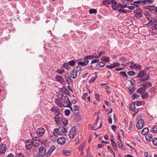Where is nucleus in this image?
Returning a JSON list of instances; mask_svg holds the SVG:
<instances>
[{
  "instance_id": "f257e3e1",
  "label": "nucleus",
  "mask_w": 157,
  "mask_h": 157,
  "mask_svg": "<svg viewBox=\"0 0 157 157\" xmlns=\"http://www.w3.org/2000/svg\"><path fill=\"white\" fill-rule=\"evenodd\" d=\"M67 132V129L62 126L58 128L55 129L53 132V134L56 137H58L59 135L64 136L66 135Z\"/></svg>"
},
{
  "instance_id": "f03ea898",
  "label": "nucleus",
  "mask_w": 157,
  "mask_h": 157,
  "mask_svg": "<svg viewBox=\"0 0 157 157\" xmlns=\"http://www.w3.org/2000/svg\"><path fill=\"white\" fill-rule=\"evenodd\" d=\"M63 101L62 103V105L64 107H69L72 111H73L72 107L71 106L72 103L70 102L68 97L67 96H65L63 99Z\"/></svg>"
},
{
  "instance_id": "7ed1b4c3",
  "label": "nucleus",
  "mask_w": 157,
  "mask_h": 157,
  "mask_svg": "<svg viewBox=\"0 0 157 157\" xmlns=\"http://www.w3.org/2000/svg\"><path fill=\"white\" fill-rule=\"evenodd\" d=\"M33 142L32 140L29 139L26 140L25 141V148L27 150H30L31 149L32 147L33 146Z\"/></svg>"
},
{
  "instance_id": "20e7f679",
  "label": "nucleus",
  "mask_w": 157,
  "mask_h": 157,
  "mask_svg": "<svg viewBox=\"0 0 157 157\" xmlns=\"http://www.w3.org/2000/svg\"><path fill=\"white\" fill-rule=\"evenodd\" d=\"M45 132V130L44 128L43 127H40L37 128L36 133L37 135L39 137H40L43 136Z\"/></svg>"
},
{
  "instance_id": "39448f33",
  "label": "nucleus",
  "mask_w": 157,
  "mask_h": 157,
  "mask_svg": "<svg viewBox=\"0 0 157 157\" xmlns=\"http://www.w3.org/2000/svg\"><path fill=\"white\" fill-rule=\"evenodd\" d=\"M76 135V129L75 127H73L71 129L69 134L70 138H73Z\"/></svg>"
},
{
  "instance_id": "423d86ee",
  "label": "nucleus",
  "mask_w": 157,
  "mask_h": 157,
  "mask_svg": "<svg viewBox=\"0 0 157 157\" xmlns=\"http://www.w3.org/2000/svg\"><path fill=\"white\" fill-rule=\"evenodd\" d=\"M134 13L136 14L135 17L137 18H140L142 17V10L139 8H136L134 11Z\"/></svg>"
},
{
  "instance_id": "0eeeda50",
  "label": "nucleus",
  "mask_w": 157,
  "mask_h": 157,
  "mask_svg": "<svg viewBox=\"0 0 157 157\" xmlns=\"http://www.w3.org/2000/svg\"><path fill=\"white\" fill-rule=\"evenodd\" d=\"M144 122L143 120L142 119L139 120L136 124V127L139 129H141L144 126Z\"/></svg>"
},
{
  "instance_id": "6e6552de",
  "label": "nucleus",
  "mask_w": 157,
  "mask_h": 157,
  "mask_svg": "<svg viewBox=\"0 0 157 157\" xmlns=\"http://www.w3.org/2000/svg\"><path fill=\"white\" fill-rule=\"evenodd\" d=\"M46 149L44 147H41L39 148L38 154L40 156H43L45 155H48L46 153Z\"/></svg>"
},
{
  "instance_id": "1a4fd4ad",
  "label": "nucleus",
  "mask_w": 157,
  "mask_h": 157,
  "mask_svg": "<svg viewBox=\"0 0 157 157\" xmlns=\"http://www.w3.org/2000/svg\"><path fill=\"white\" fill-rule=\"evenodd\" d=\"M112 5L111 7L113 10H118V4L117 2L115 0H111L110 3Z\"/></svg>"
},
{
  "instance_id": "9d476101",
  "label": "nucleus",
  "mask_w": 157,
  "mask_h": 157,
  "mask_svg": "<svg viewBox=\"0 0 157 157\" xmlns=\"http://www.w3.org/2000/svg\"><path fill=\"white\" fill-rule=\"evenodd\" d=\"M63 116L61 114H60V113L59 115H55L54 117V119L56 124H59L60 122V120L63 118Z\"/></svg>"
},
{
  "instance_id": "9b49d317",
  "label": "nucleus",
  "mask_w": 157,
  "mask_h": 157,
  "mask_svg": "<svg viewBox=\"0 0 157 157\" xmlns=\"http://www.w3.org/2000/svg\"><path fill=\"white\" fill-rule=\"evenodd\" d=\"M57 141L58 144L63 145L65 143L66 139L63 137H61L57 139Z\"/></svg>"
},
{
  "instance_id": "f8f14e48",
  "label": "nucleus",
  "mask_w": 157,
  "mask_h": 157,
  "mask_svg": "<svg viewBox=\"0 0 157 157\" xmlns=\"http://www.w3.org/2000/svg\"><path fill=\"white\" fill-rule=\"evenodd\" d=\"M148 20L149 21L147 23L148 25H150V26H152L153 25L154 23H156L157 19L155 18L151 17V18H148Z\"/></svg>"
},
{
  "instance_id": "ddd939ff",
  "label": "nucleus",
  "mask_w": 157,
  "mask_h": 157,
  "mask_svg": "<svg viewBox=\"0 0 157 157\" xmlns=\"http://www.w3.org/2000/svg\"><path fill=\"white\" fill-rule=\"evenodd\" d=\"M150 2L151 3V2L149 0H144L143 1H134L133 3L135 4H140L142 3L144 4H147V3Z\"/></svg>"
},
{
  "instance_id": "4468645a",
  "label": "nucleus",
  "mask_w": 157,
  "mask_h": 157,
  "mask_svg": "<svg viewBox=\"0 0 157 157\" xmlns=\"http://www.w3.org/2000/svg\"><path fill=\"white\" fill-rule=\"evenodd\" d=\"M51 110L52 112H54L55 115H59L60 113L59 109L57 107L53 106L52 107Z\"/></svg>"
},
{
  "instance_id": "2eb2a0df",
  "label": "nucleus",
  "mask_w": 157,
  "mask_h": 157,
  "mask_svg": "<svg viewBox=\"0 0 157 157\" xmlns=\"http://www.w3.org/2000/svg\"><path fill=\"white\" fill-rule=\"evenodd\" d=\"M130 109L131 111L134 112L136 113H137L139 111L138 109H135V103L133 102L131 104Z\"/></svg>"
},
{
  "instance_id": "dca6fc26",
  "label": "nucleus",
  "mask_w": 157,
  "mask_h": 157,
  "mask_svg": "<svg viewBox=\"0 0 157 157\" xmlns=\"http://www.w3.org/2000/svg\"><path fill=\"white\" fill-rule=\"evenodd\" d=\"M6 150V146L5 144L0 145V153L2 154L4 153Z\"/></svg>"
},
{
  "instance_id": "f3484780",
  "label": "nucleus",
  "mask_w": 157,
  "mask_h": 157,
  "mask_svg": "<svg viewBox=\"0 0 157 157\" xmlns=\"http://www.w3.org/2000/svg\"><path fill=\"white\" fill-rule=\"evenodd\" d=\"M146 73V72L145 71L143 70H141L136 77V78H143Z\"/></svg>"
},
{
  "instance_id": "a211bd4d",
  "label": "nucleus",
  "mask_w": 157,
  "mask_h": 157,
  "mask_svg": "<svg viewBox=\"0 0 157 157\" xmlns=\"http://www.w3.org/2000/svg\"><path fill=\"white\" fill-rule=\"evenodd\" d=\"M130 67L133 69L136 68V70H140L141 69V67L140 65L139 64H133L132 65L130 66Z\"/></svg>"
},
{
  "instance_id": "6ab92c4d",
  "label": "nucleus",
  "mask_w": 157,
  "mask_h": 157,
  "mask_svg": "<svg viewBox=\"0 0 157 157\" xmlns=\"http://www.w3.org/2000/svg\"><path fill=\"white\" fill-rule=\"evenodd\" d=\"M60 122L63 123L64 126H66L68 124V121L64 116L60 120Z\"/></svg>"
},
{
  "instance_id": "aec40b11",
  "label": "nucleus",
  "mask_w": 157,
  "mask_h": 157,
  "mask_svg": "<svg viewBox=\"0 0 157 157\" xmlns=\"http://www.w3.org/2000/svg\"><path fill=\"white\" fill-rule=\"evenodd\" d=\"M146 88L145 87H141L138 88L137 90L138 93L139 94H142L146 91Z\"/></svg>"
},
{
  "instance_id": "412c9836",
  "label": "nucleus",
  "mask_w": 157,
  "mask_h": 157,
  "mask_svg": "<svg viewBox=\"0 0 157 157\" xmlns=\"http://www.w3.org/2000/svg\"><path fill=\"white\" fill-rule=\"evenodd\" d=\"M143 87L149 88L151 87L152 86V84L149 82H146L144 83L142 85Z\"/></svg>"
},
{
  "instance_id": "4be33fe9",
  "label": "nucleus",
  "mask_w": 157,
  "mask_h": 157,
  "mask_svg": "<svg viewBox=\"0 0 157 157\" xmlns=\"http://www.w3.org/2000/svg\"><path fill=\"white\" fill-rule=\"evenodd\" d=\"M55 147L54 146H52L49 149L48 151L47 152V155H48V156L50 155L51 153L55 149Z\"/></svg>"
},
{
  "instance_id": "5701e85b",
  "label": "nucleus",
  "mask_w": 157,
  "mask_h": 157,
  "mask_svg": "<svg viewBox=\"0 0 157 157\" xmlns=\"http://www.w3.org/2000/svg\"><path fill=\"white\" fill-rule=\"evenodd\" d=\"M145 138L148 142H151L153 139L152 138V135L150 134H147L145 136Z\"/></svg>"
},
{
  "instance_id": "b1692460",
  "label": "nucleus",
  "mask_w": 157,
  "mask_h": 157,
  "mask_svg": "<svg viewBox=\"0 0 157 157\" xmlns=\"http://www.w3.org/2000/svg\"><path fill=\"white\" fill-rule=\"evenodd\" d=\"M56 79L58 82L62 83L63 82L64 80L60 75H57L56 77Z\"/></svg>"
},
{
  "instance_id": "393cba45",
  "label": "nucleus",
  "mask_w": 157,
  "mask_h": 157,
  "mask_svg": "<svg viewBox=\"0 0 157 157\" xmlns=\"http://www.w3.org/2000/svg\"><path fill=\"white\" fill-rule=\"evenodd\" d=\"M89 61H86V60H84L83 62H79L78 63V65H80L83 66L87 65L89 63Z\"/></svg>"
},
{
  "instance_id": "a878e982",
  "label": "nucleus",
  "mask_w": 157,
  "mask_h": 157,
  "mask_svg": "<svg viewBox=\"0 0 157 157\" xmlns=\"http://www.w3.org/2000/svg\"><path fill=\"white\" fill-rule=\"evenodd\" d=\"M77 76V72L73 69L72 71V72L71 73V77L75 79L76 78Z\"/></svg>"
},
{
  "instance_id": "bb28decb",
  "label": "nucleus",
  "mask_w": 157,
  "mask_h": 157,
  "mask_svg": "<svg viewBox=\"0 0 157 157\" xmlns=\"http://www.w3.org/2000/svg\"><path fill=\"white\" fill-rule=\"evenodd\" d=\"M148 132V128H145L143 129L141 131V133L142 135H145L147 134Z\"/></svg>"
},
{
  "instance_id": "cd10ccee",
  "label": "nucleus",
  "mask_w": 157,
  "mask_h": 157,
  "mask_svg": "<svg viewBox=\"0 0 157 157\" xmlns=\"http://www.w3.org/2000/svg\"><path fill=\"white\" fill-rule=\"evenodd\" d=\"M105 64L103 62H100L97 64L96 67L97 68H100V67H103L105 66Z\"/></svg>"
},
{
  "instance_id": "c85d7f7f",
  "label": "nucleus",
  "mask_w": 157,
  "mask_h": 157,
  "mask_svg": "<svg viewBox=\"0 0 157 157\" xmlns=\"http://www.w3.org/2000/svg\"><path fill=\"white\" fill-rule=\"evenodd\" d=\"M94 58L93 56L89 55L85 56L83 59L84 60L89 61V60L93 59Z\"/></svg>"
},
{
  "instance_id": "c756f323",
  "label": "nucleus",
  "mask_w": 157,
  "mask_h": 157,
  "mask_svg": "<svg viewBox=\"0 0 157 157\" xmlns=\"http://www.w3.org/2000/svg\"><path fill=\"white\" fill-rule=\"evenodd\" d=\"M65 78L67 82V83L69 85L71 84L72 83V79H71L69 77L66 76Z\"/></svg>"
},
{
  "instance_id": "7c9ffc66",
  "label": "nucleus",
  "mask_w": 157,
  "mask_h": 157,
  "mask_svg": "<svg viewBox=\"0 0 157 157\" xmlns=\"http://www.w3.org/2000/svg\"><path fill=\"white\" fill-rule=\"evenodd\" d=\"M148 97V94L147 93H144L141 94V98L143 99H147Z\"/></svg>"
},
{
  "instance_id": "2f4dec72",
  "label": "nucleus",
  "mask_w": 157,
  "mask_h": 157,
  "mask_svg": "<svg viewBox=\"0 0 157 157\" xmlns=\"http://www.w3.org/2000/svg\"><path fill=\"white\" fill-rule=\"evenodd\" d=\"M61 90L63 93L66 94H68L69 93V92L66 87H63Z\"/></svg>"
},
{
  "instance_id": "473e14b6",
  "label": "nucleus",
  "mask_w": 157,
  "mask_h": 157,
  "mask_svg": "<svg viewBox=\"0 0 157 157\" xmlns=\"http://www.w3.org/2000/svg\"><path fill=\"white\" fill-rule=\"evenodd\" d=\"M156 7H155L154 6L150 5L148 6V9L151 11H155Z\"/></svg>"
},
{
  "instance_id": "72a5a7b5",
  "label": "nucleus",
  "mask_w": 157,
  "mask_h": 157,
  "mask_svg": "<svg viewBox=\"0 0 157 157\" xmlns=\"http://www.w3.org/2000/svg\"><path fill=\"white\" fill-rule=\"evenodd\" d=\"M63 155L65 156H69L70 155V152L68 150H64L62 151Z\"/></svg>"
},
{
  "instance_id": "f704fd0d",
  "label": "nucleus",
  "mask_w": 157,
  "mask_h": 157,
  "mask_svg": "<svg viewBox=\"0 0 157 157\" xmlns=\"http://www.w3.org/2000/svg\"><path fill=\"white\" fill-rule=\"evenodd\" d=\"M101 60L102 61L108 62L109 61L110 59L108 57L103 56L101 58Z\"/></svg>"
},
{
  "instance_id": "c9c22d12",
  "label": "nucleus",
  "mask_w": 157,
  "mask_h": 157,
  "mask_svg": "<svg viewBox=\"0 0 157 157\" xmlns=\"http://www.w3.org/2000/svg\"><path fill=\"white\" fill-rule=\"evenodd\" d=\"M55 101L57 105L59 107H62V102L60 101V99H56Z\"/></svg>"
},
{
  "instance_id": "e433bc0d",
  "label": "nucleus",
  "mask_w": 157,
  "mask_h": 157,
  "mask_svg": "<svg viewBox=\"0 0 157 157\" xmlns=\"http://www.w3.org/2000/svg\"><path fill=\"white\" fill-rule=\"evenodd\" d=\"M133 0H121V3H123L124 5H126L128 4L130 2H132Z\"/></svg>"
},
{
  "instance_id": "4c0bfd02",
  "label": "nucleus",
  "mask_w": 157,
  "mask_h": 157,
  "mask_svg": "<svg viewBox=\"0 0 157 157\" xmlns=\"http://www.w3.org/2000/svg\"><path fill=\"white\" fill-rule=\"evenodd\" d=\"M82 67L79 65L75 67L73 69L77 72L80 71L82 69Z\"/></svg>"
},
{
  "instance_id": "58836bf2",
  "label": "nucleus",
  "mask_w": 157,
  "mask_h": 157,
  "mask_svg": "<svg viewBox=\"0 0 157 157\" xmlns=\"http://www.w3.org/2000/svg\"><path fill=\"white\" fill-rule=\"evenodd\" d=\"M75 63L76 62L74 60H72L68 62V64H69V65L71 67L74 66L75 65Z\"/></svg>"
},
{
  "instance_id": "ea45409f",
  "label": "nucleus",
  "mask_w": 157,
  "mask_h": 157,
  "mask_svg": "<svg viewBox=\"0 0 157 157\" xmlns=\"http://www.w3.org/2000/svg\"><path fill=\"white\" fill-rule=\"evenodd\" d=\"M139 6L137 5H135L134 4H132V6L128 7V8L131 10H133L134 9L135 7H138Z\"/></svg>"
},
{
  "instance_id": "a19ab883",
  "label": "nucleus",
  "mask_w": 157,
  "mask_h": 157,
  "mask_svg": "<svg viewBox=\"0 0 157 157\" xmlns=\"http://www.w3.org/2000/svg\"><path fill=\"white\" fill-rule=\"evenodd\" d=\"M89 12L90 14H96L97 12V10L96 9H91L89 10Z\"/></svg>"
},
{
  "instance_id": "79ce46f5",
  "label": "nucleus",
  "mask_w": 157,
  "mask_h": 157,
  "mask_svg": "<svg viewBox=\"0 0 157 157\" xmlns=\"http://www.w3.org/2000/svg\"><path fill=\"white\" fill-rule=\"evenodd\" d=\"M40 141V140L33 142V146L35 147H38L39 145Z\"/></svg>"
},
{
  "instance_id": "37998d69",
  "label": "nucleus",
  "mask_w": 157,
  "mask_h": 157,
  "mask_svg": "<svg viewBox=\"0 0 157 157\" xmlns=\"http://www.w3.org/2000/svg\"><path fill=\"white\" fill-rule=\"evenodd\" d=\"M69 64L67 63H64L62 66V67L66 70H68L70 68L68 66Z\"/></svg>"
},
{
  "instance_id": "c03bdc74",
  "label": "nucleus",
  "mask_w": 157,
  "mask_h": 157,
  "mask_svg": "<svg viewBox=\"0 0 157 157\" xmlns=\"http://www.w3.org/2000/svg\"><path fill=\"white\" fill-rule=\"evenodd\" d=\"M96 74L95 75V76L94 77H93L89 81V83H90L91 82H94L96 79L97 78V75L96 74V73H95Z\"/></svg>"
},
{
  "instance_id": "a18cd8bd",
  "label": "nucleus",
  "mask_w": 157,
  "mask_h": 157,
  "mask_svg": "<svg viewBox=\"0 0 157 157\" xmlns=\"http://www.w3.org/2000/svg\"><path fill=\"white\" fill-rule=\"evenodd\" d=\"M144 14L146 17L147 19L148 20V18H151V14L149 13L148 12H146L144 13Z\"/></svg>"
},
{
  "instance_id": "49530a36",
  "label": "nucleus",
  "mask_w": 157,
  "mask_h": 157,
  "mask_svg": "<svg viewBox=\"0 0 157 157\" xmlns=\"http://www.w3.org/2000/svg\"><path fill=\"white\" fill-rule=\"evenodd\" d=\"M127 7V6L125 5H123L121 3L118 4V9L119 7L121 8V9H124Z\"/></svg>"
},
{
  "instance_id": "de8ad7c7",
  "label": "nucleus",
  "mask_w": 157,
  "mask_h": 157,
  "mask_svg": "<svg viewBox=\"0 0 157 157\" xmlns=\"http://www.w3.org/2000/svg\"><path fill=\"white\" fill-rule=\"evenodd\" d=\"M128 90L130 91V94H131L133 93L134 91L135 90V87H130L128 88Z\"/></svg>"
},
{
  "instance_id": "09e8293b",
  "label": "nucleus",
  "mask_w": 157,
  "mask_h": 157,
  "mask_svg": "<svg viewBox=\"0 0 157 157\" xmlns=\"http://www.w3.org/2000/svg\"><path fill=\"white\" fill-rule=\"evenodd\" d=\"M153 144L154 146H157V138H154L152 140Z\"/></svg>"
},
{
  "instance_id": "8fccbe9b",
  "label": "nucleus",
  "mask_w": 157,
  "mask_h": 157,
  "mask_svg": "<svg viewBox=\"0 0 157 157\" xmlns=\"http://www.w3.org/2000/svg\"><path fill=\"white\" fill-rule=\"evenodd\" d=\"M127 74L128 75L130 76H133L136 74V73L135 72L133 71H129L128 72Z\"/></svg>"
},
{
  "instance_id": "3c124183",
  "label": "nucleus",
  "mask_w": 157,
  "mask_h": 157,
  "mask_svg": "<svg viewBox=\"0 0 157 157\" xmlns=\"http://www.w3.org/2000/svg\"><path fill=\"white\" fill-rule=\"evenodd\" d=\"M32 140V142L40 140V139L38 136H35L33 138Z\"/></svg>"
},
{
  "instance_id": "603ef678",
  "label": "nucleus",
  "mask_w": 157,
  "mask_h": 157,
  "mask_svg": "<svg viewBox=\"0 0 157 157\" xmlns=\"http://www.w3.org/2000/svg\"><path fill=\"white\" fill-rule=\"evenodd\" d=\"M15 157H25L24 155L21 152L17 153Z\"/></svg>"
},
{
  "instance_id": "864d4df0",
  "label": "nucleus",
  "mask_w": 157,
  "mask_h": 157,
  "mask_svg": "<svg viewBox=\"0 0 157 157\" xmlns=\"http://www.w3.org/2000/svg\"><path fill=\"white\" fill-rule=\"evenodd\" d=\"M118 146L121 149L124 150L125 149V146H123L122 144V143H121V142L119 143Z\"/></svg>"
},
{
  "instance_id": "5fc2aeb1",
  "label": "nucleus",
  "mask_w": 157,
  "mask_h": 157,
  "mask_svg": "<svg viewBox=\"0 0 157 157\" xmlns=\"http://www.w3.org/2000/svg\"><path fill=\"white\" fill-rule=\"evenodd\" d=\"M121 75L123 77H128V76L124 71H121L120 72Z\"/></svg>"
},
{
  "instance_id": "6e6d98bb",
  "label": "nucleus",
  "mask_w": 157,
  "mask_h": 157,
  "mask_svg": "<svg viewBox=\"0 0 157 157\" xmlns=\"http://www.w3.org/2000/svg\"><path fill=\"white\" fill-rule=\"evenodd\" d=\"M95 98L98 101H100V96L99 94L95 93Z\"/></svg>"
},
{
  "instance_id": "4d7b16f0",
  "label": "nucleus",
  "mask_w": 157,
  "mask_h": 157,
  "mask_svg": "<svg viewBox=\"0 0 157 157\" xmlns=\"http://www.w3.org/2000/svg\"><path fill=\"white\" fill-rule=\"evenodd\" d=\"M64 113L66 115L68 116L70 114L71 111L69 109H66L65 110Z\"/></svg>"
},
{
  "instance_id": "13d9d810",
  "label": "nucleus",
  "mask_w": 157,
  "mask_h": 157,
  "mask_svg": "<svg viewBox=\"0 0 157 157\" xmlns=\"http://www.w3.org/2000/svg\"><path fill=\"white\" fill-rule=\"evenodd\" d=\"M113 149L115 150H117V145L115 142H113L112 144Z\"/></svg>"
},
{
  "instance_id": "bf43d9fd",
  "label": "nucleus",
  "mask_w": 157,
  "mask_h": 157,
  "mask_svg": "<svg viewBox=\"0 0 157 157\" xmlns=\"http://www.w3.org/2000/svg\"><path fill=\"white\" fill-rule=\"evenodd\" d=\"M107 149H108L109 151L111 153H113V155L115 156L114 153L111 147H109V146H108Z\"/></svg>"
},
{
  "instance_id": "052dcab7",
  "label": "nucleus",
  "mask_w": 157,
  "mask_h": 157,
  "mask_svg": "<svg viewBox=\"0 0 157 157\" xmlns=\"http://www.w3.org/2000/svg\"><path fill=\"white\" fill-rule=\"evenodd\" d=\"M87 96L88 93H84L82 96V99L84 100H85L86 99V97Z\"/></svg>"
},
{
  "instance_id": "680f3d73",
  "label": "nucleus",
  "mask_w": 157,
  "mask_h": 157,
  "mask_svg": "<svg viewBox=\"0 0 157 157\" xmlns=\"http://www.w3.org/2000/svg\"><path fill=\"white\" fill-rule=\"evenodd\" d=\"M139 97L138 95L136 93H134L132 96L133 100H135L136 98Z\"/></svg>"
},
{
  "instance_id": "e2e57ef3",
  "label": "nucleus",
  "mask_w": 157,
  "mask_h": 157,
  "mask_svg": "<svg viewBox=\"0 0 157 157\" xmlns=\"http://www.w3.org/2000/svg\"><path fill=\"white\" fill-rule=\"evenodd\" d=\"M118 12L121 13V12H123L124 13H126V11L125 10L123 9H120L118 10Z\"/></svg>"
},
{
  "instance_id": "0e129e2a",
  "label": "nucleus",
  "mask_w": 157,
  "mask_h": 157,
  "mask_svg": "<svg viewBox=\"0 0 157 157\" xmlns=\"http://www.w3.org/2000/svg\"><path fill=\"white\" fill-rule=\"evenodd\" d=\"M64 70L63 69H58L56 71L59 74H62L63 72H64Z\"/></svg>"
},
{
  "instance_id": "69168bd1",
  "label": "nucleus",
  "mask_w": 157,
  "mask_h": 157,
  "mask_svg": "<svg viewBox=\"0 0 157 157\" xmlns=\"http://www.w3.org/2000/svg\"><path fill=\"white\" fill-rule=\"evenodd\" d=\"M74 114L75 116H77L79 113V109L73 111Z\"/></svg>"
},
{
  "instance_id": "338daca9",
  "label": "nucleus",
  "mask_w": 157,
  "mask_h": 157,
  "mask_svg": "<svg viewBox=\"0 0 157 157\" xmlns=\"http://www.w3.org/2000/svg\"><path fill=\"white\" fill-rule=\"evenodd\" d=\"M120 65V63L118 62H114L113 64V67H114V68L116 67H118Z\"/></svg>"
},
{
  "instance_id": "774afa93",
  "label": "nucleus",
  "mask_w": 157,
  "mask_h": 157,
  "mask_svg": "<svg viewBox=\"0 0 157 157\" xmlns=\"http://www.w3.org/2000/svg\"><path fill=\"white\" fill-rule=\"evenodd\" d=\"M152 131L154 132H157V125H156L152 128Z\"/></svg>"
}]
</instances>
